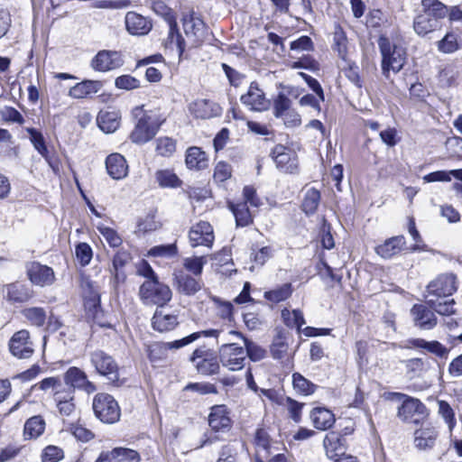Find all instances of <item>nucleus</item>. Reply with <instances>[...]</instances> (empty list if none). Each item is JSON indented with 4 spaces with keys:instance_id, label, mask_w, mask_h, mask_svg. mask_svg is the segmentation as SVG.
Wrapping results in <instances>:
<instances>
[{
    "instance_id": "aec40b11",
    "label": "nucleus",
    "mask_w": 462,
    "mask_h": 462,
    "mask_svg": "<svg viewBox=\"0 0 462 462\" xmlns=\"http://www.w3.org/2000/svg\"><path fill=\"white\" fill-rule=\"evenodd\" d=\"M439 432L430 424H423L414 431V445L420 450L431 449L437 441Z\"/></svg>"
},
{
    "instance_id": "0e129e2a",
    "label": "nucleus",
    "mask_w": 462,
    "mask_h": 462,
    "mask_svg": "<svg viewBox=\"0 0 462 462\" xmlns=\"http://www.w3.org/2000/svg\"><path fill=\"white\" fill-rule=\"evenodd\" d=\"M69 430L77 439L82 442H88L94 438L92 431L80 424H71Z\"/></svg>"
},
{
    "instance_id": "864d4df0",
    "label": "nucleus",
    "mask_w": 462,
    "mask_h": 462,
    "mask_svg": "<svg viewBox=\"0 0 462 462\" xmlns=\"http://www.w3.org/2000/svg\"><path fill=\"white\" fill-rule=\"evenodd\" d=\"M333 50L337 52L338 57L346 60L347 52V39L341 28H337L333 36Z\"/></svg>"
},
{
    "instance_id": "cd10ccee",
    "label": "nucleus",
    "mask_w": 462,
    "mask_h": 462,
    "mask_svg": "<svg viewBox=\"0 0 462 462\" xmlns=\"http://www.w3.org/2000/svg\"><path fill=\"white\" fill-rule=\"evenodd\" d=\"M405 238L403 236H393L384 241L383 244L375 247V252L384 259L392 258L399 254L405 246Z\"/></svg>"
},
{
    "instance_id": "6ab92c4d",
    "label": "nucleus",
    "mask_w": 462,
    "mask_h": 462,
    "mask_svg": "<svg viewBox=\"0 0 462 462\" xmlns=\"http://www.w3.org/2000/svg\"><path fill=\"white\" fill-rule=\"evenodd\" d=\"M240 99L244 105L249 106L252 110L262 111L269 106V101L266 99L263 91L254 82L251 83L247 92L242 95Z\"/></svg>"
},
{
    "instance_id": "2f4dec72",
    "label": "nucleus",
    "mask_w": 462,
    "mask_h": 462,
    "mask_svg": "<svg viewBox=\"0 0 462 462\" xmlns=\"http://www.w3.org/2000/svg\"><path fill=\"white\" fill-rule=\"evenodd\" d=\"M310 417L314 427L319 430H326L331 428L336 420L333 412L323 407L314 408Z\"/></svg>"
},
{
    "instance_id": "a211bd4d",
    "label": "nucleus",
    "mask_w": 462,
    "mask_h": 462,
    "mask_svg": "<svg viewBox=\"0 0 462 462\" xmlns=\"http://www.w3.org/2000/svg\"><path fill=\"white\" fill-rule=\"evenodd\" d=\"M179 325L178 316L162 308H157L152 318V327L154 330L164 333L173 330Z\"/></svg>"
},
{
    "instance_id": "13d9d810",
    "label": "nucleus",
    "mask_w": 462,
    "mask_h": 462,
    "mask_svg": "<svg viewBox=\"0 0 462 462\" xmlns=\"http://www.w3.org/2000/svg\"><path fill=\"white\" fill-rule=\"evenodd\" d=\"M178 248L175 244L161 245L152 247L148 254L155 257H172L177 255Z\"/></svg>"
},
{
    "instance_id": "a878e982",
    "label": "nucleus",
    "mask_w": 462,
    "mask_h": 462,
    "mask_svg": "<svg viewBox=\"0 0 462 462\" xmlns=\"http://www.w3.org/2000/svg\"><path fill=\"white\" fill-rule=\"evenodd\" d=\"M183 28L188 37L193 38L195 43L203 41L206 34V25L198 16L190 14L183 18Z\"/></svg>"
},
{
    "instance_id": "412c9836",
    "label": "nucleus",
    "mask_w": 462,
    "mask_h": 462,
    "mask_svg": "<svg viewBox=\"0 0 462 462\" xmlns=\"http://www.w3.org/2000/svg\"><path fill=\"white\" fill-rule=\"evenodd\" d=\"M411 313L415 326L421 329H432L438 323L434 312L425 305L415 304L411 308Z\"/></svg>"
},
{
    "instance_id": "393cba45",
    "label": "nucleus",
    "mask_w": 462,
    "mask_h": 462,
    "mask_svg": "<svg viewBox=\"0 0 462 462\" xmlns=\"http://www.w3.org/2000/svg\"><path fill=\"white\" fill-rule=\"evenodd\" d=\"M208 424L216 432L228 430L231 428V419L225 405L212 407L208 416Z\"/></svg>"
},
{
    "instance_id": "4d7b16f0",
    "label": "nucleus",
    "mask_w": 462,
    "mask_h": 462,
    "mask_svg": "<svg viewBox=\"0 0 462 462\" xmlns=\"http://www.w3.org/2000/svg\"><path fill=\"white\" fill-rule=\"evenodd\" d=\"M176 150V142L171 137L163 136L156 140V152L162 156H171Z\"/></svg>"
},
{
    "instance_id": "09e8293b",
    "label": "nucleus",
    "mask_w": 462,
    "mask_h": 462,
    "mask_svg": "<svg viewBox=\"0 0 462 462\" xmlns=\"http://www.w3.org/2000/svg\"><path fill=\"white\" fill-rule=\"evenodd\" d=\"M282 317L286 326L290 328H297L300 329L301 326L305 324L303 313L299 310L290 311L289 310L284 309L282 311Z\"/></svg>"
},
{
    "instance_id": "7ed1b4c3",
    "label": "nucleus",
    "mask_w": 462,
    "mask_h": 462,
    "mask_svg": "<svg viewBox=\"0 0 462 462\" xmlns=\"http://www.w3.org/2000/svg\"><path fill=\"white\" fill-rule=\"evenodd\" d=\"M378 45L383 57L382 70L385 78H390V71L398 73L405 64L406 52L403 48L391 45L389 40L385 37H380Z\"/></svg>"
},
{
    "instance_id": "9d476101",
    "label": "nucleus",
    "mask_w": 462,
    "mask_h": 462,
    "mask_svg": "<svg viewBox=\"0 0 462 462\" xmlns=\"http://www.w3.org/2000/svg\"><path fill=\"white\" fill-rule=\"evenodd\" d=\"M124 64L121 52L116 51H99L91 60V68L99 72H106L120 68Z\"/></svg>"
},
{
    "instance_id": "f03ea898",
    "label": "nucleus",
    "mask_w": 462,
    "mask_h": 462,
    "mask_svg": "<svg viewBox=\"0 0 462 462\" xmlns=\"http://www.w3.org/2000/svg\"><path fill=\"white\" fill-rule=\"evenodd\" d=\"M421 5L423 12L415 17L413 28L417 34L424 36L440 27L448 8L438 0H422Z\"/></svg>"
},
{
    "instance_id": "423d86ee",
    "label": "nucleus",
    "mask_w": 462,
    "mask_h": 462,
    "mask_svg": "<svg viewBox=\"0 0 462 462\" xmlns=\"http://www.w3.org/2000/svg\"><path fill=\"white\" fill-rule=\"evenodd\" d=\"M89 361L98 374L106 376L113 383L118 381L119 368L113 356L97 349L89 353Z\"/></svg>"
},
{
    "instance_id": "6e6552de",
    "label": "nucleus",
    "mask_w": 462,
    "mask_h": 462,
    "mask_svg": "<svg viewBox=\"0 0 462 462\" xmlns=\"http://www.w3.org/2000/svg\"><path fill=\"white\" fill-rule=\"evenodd\" d=\"M65 388H72L73 394L75 390H81L88 394L93 393L97 391V386L94 383L90 382L87 374L79 367L71 366L63 374Z\"/></svg>"
},
{
    "instance_id": "4468645a",
    "label": "nucleus",
    "mask_w": 462,
    "mask_h": 462,
    "mask_svg": "<svg viewBox=\"0 0 462 462\" xmlns=\"http://www.w3.org/2000/svg\"><path fill=\"white\" fill-rule=\"evenodd\" d=\"M189 239L192 247L199 245L211 247L215 239L212 226L206 221L197 223L189 230Z\"/></svg>"
},
{
    "instance_id": "5701e85b",
    "label": "nucleus",
    "mask_w": 462,
    "mask_h": 462,
    "mask_svg": "<svg viewBox=\"0 0 462 462\" xmlns=\"http://www.w3.org/2000/svg\"><path fill=\"white\" fill-rule=\"evenodd\" d=\"M153 9L157 14H161L165 18L169 24V34L171 38V42H173L175 38L178 49L180 50V52H182L184 51V43L181 35L178 32L177 23L173 12L162 2L155 3L153 5Z\"/></svg>"
},
{
    "instance_id": "dca6fc26",
    "label": "nucleus",
    "mask_w": 462,
    "mask_h": 462,
    "mask_svg": "<svg viewBox=\"0 0 462 462\" xmlns=\"http://www.w3.org/2000/svg\"><path fill=\"white\" fill-rule=\"evenodd\" d=\"M125 24L126 31L130 34L137 36L147 34L152 28L150 19L134 11L126 13Z\"/></svg>"
},
{
    "instance_id": "2eb2a0df",
    "label": "nucleus",
    "mask_w": 462,
    "mask_h": 462,
    "mask_svg": "<svg viewBox=\"0 0 462 462\" xmlns=\"http://www.w3.org/2000/svg\"><path fill=\"white\" fill-rule=\"evenodd\" d=\"M189 112L197 118L210 119L220 116L222 114L221 106L208 99H197L189 105Z\"/></svg>"
},
{
    "instance_id": "f3484780",
    "label": "nucleus",
    "mask_w": 462,
    "mask_h": 462,
    "mask_svg": "<svg viewBox=\"0 0 462 462\" xmlns=\"http://www.w3.org/2000/svg\"><path fill=\"white\" fill-rule=\"evenodd\" d=\"M278 169L282 171L293 173L298 167L294 152L283 145H276L272 152Z\"/></svg>"
},
{
    "instance_id": "7c9ffc66",
    "label": "nucleus",
    "mask_w": 462,
    "mask_h": 462,
    "mask_svg": "<svg viewBox=\"0 0 462 462\" xmlns=\"http://www.w3.org/2000/svg\"><path fill=\"white\" fill-rule=\"evenodd\" d=\"M121 116L116 110H101L97 117L99 128L106 134L114 133L120 125Z\"/></svg>"
},
{
    "instance_id": "a19ab883",
    "label": "nucleus",
    "mask_w": 462,
    "mask_h": 462,
    "mask_svg": "<svg viewBox=\"0 0 462 462\" xmlns=\"http://www.w3.org/2000/svg\"><path fill=\"white\" fill-rule=\"evenodd\" d=\"M287 66L293 69H304L315 72L319 70V63L310 55H302L297 60L291 58L287 61Z\"/></svg>"
},
{
    "instance_id": "4be33fe9",
    "label": "nucleus",
    "mask_w": 462,
    "mask_h": 462,
    "mask_svg": "<svg viewBox=\"0 0 462 462\" xmlns=\"http://www.w3.org/2000/svg\"><path fill=\"white\" fill-rule=\"evenodd\" d=\"M173 276L176 289L180 293L190 296L201 289L200 280L185 273L183 270H175Z\"/></svg>"
},
{
    "instance_id": "052dcab7",
    "label": "nucleus",
    "mask_w": 462,
    "mask_h": 462,
    "mask_svg": "<svg viewBox=\"0 0 462 462\" xmlns=\"http://www.w3.org/2000/svg\"><path fill=\"white\" fill-rule=\"evenodd\" d=\"M39 388L43 391L51 389L53 398L56 396V393L64 392L66 389L59 377H48L42 380L39 383Z\"/></svg>"
},
{
    "instance_id": "49530a36",
    "label": "nucleus",
    "mask_w": 462,
    "mask_h": 462,
    "mask_svg": "<svg viewBox=\"0 0 462 462\" xmlns=\"http://www.w3.org/2000/svg\"><path fill=\"white\" fill-rule=\"evenodd\" d=\"M292 384L294 390L303 395H310L315 393L317 385L306 379L300 373L292 374Z\"/></svg>"
},
{
    "instance_id": "4c0bfd02",
    "label": "nucleus",
    "mask_w": 462,
    "mask_h": 462,
    "mask_svg": "<svg viewBox=\"0 0 462 462\" xmlns=\"http://www.w3.org/2000/svg\"><path fill=\"white\" fill-rule=\"evenodd\" d=\"M229 208L236 217L237 226H246L253 222V215L246 202L230 203Z\"/></svg>"
},
{
    "instance_id": "6e6d98bb",
    "label": "nucleus",
    "mask_w": 462,
    "mask_h": 462,
    "mask_svg": "<svg viewBox=\"0 0 462 462\" xmlns=\"http://www.w3.org/2000/svg\"><path fill=\"white\" fill-rule=\"evenodd\" d=\"M439 51L444 53H452L458 50L459 43L457 35L454 32H448L445 37L438 42Z\"/></svg>"
},
{
    "instance_id": "37998d69",
    "label": "nucleus",
    "mask_w": 462,
    "mask_h": 462,
    "mask_svg": "<svg viewBox=\"0 0 462 462\" xmlns=\"http://www.w3.org/2000/svg\"><path fill=\"white\" fill-rule=\"evenodd\" d=\"M320 201V193L318 189L311 188L309 189L302 201V210L307 215L314 214L319 207Z\"/></svg>"
},
{
    "instance_id": "603ef678",
    "label": "nucleus",
    "mask_w": 462,
    "mask_h": 462,
    "mask_svg": "<svg viewBox=\"0 0 462 462\" xmlns=\"http://www.w3.org/2000/svg\"><path fill=\"white\" fill-rule=\"evenodd\" d=\"M156 180L162 187L176 188L181 184L178 176L170 170L157 171Z\"/></svg>"
},
{
    "instance_id": "0eeeda50",
    "label": "nucleus",
    "mask_w": 462,
    "mask_h": 462,
    "mask_svg": "<svg viewBox=\"0 0 462 462\" xmlns=\"http://www.w3.org/2000/svg\"><path fill=\"white\" fill-rule=\"evenodd\" d=\"M218 358L224 367L230 371H239L245 366L246 353L244 346L225 343L218 349Z\"/></svg>"
},
{
    "instance_id": "20e7f679",
    "label": "nucleus",
    "mask_w": 462,
    "mask_h": 462,
    "mask_svg": "<svg viewBox=\"0 0 462 462\" xmlns=\"http://www.w3.org/2000/svg\"><path fill=\"white\" fill-rule=\"evenodd\" d=\"M139 297L144 305L162 308L172 298L171 288L159 279L146 280L139 289Z\"/></svg>"
},
{
    "instance_id": "f704fd0d",
    "label": "nucleus",
    "mask_w": 462,
    "mask_h": 462,
    "mask_svg": "<svg viewBox=\"0 0 462 462\" xmlns=\"http://www.w3.org/2000/svg\"><path fill=\"white\" fill-rule=\"evenodd\" d=\"M229 336H236L240 337L244 341V348L246 353V356L252 361H259L262 360L265 356V351L261 346L245 337L240 332L236 330H231L228 333Z\"/></svg>"
},
{
    "instance_id": "bf43d9fd",
    "label": "nucleus",
    "mask_w": 462,
    "mask_h": 462,
    "mask_svg": "<svg viewBox=\"0 0 462 462\" xmlns=\"http://www.w3.org/2000/svg\"><path fill=\"white\" fill-rule=\"evenodd\" d=\"M291 100L282 93H280L273 102V114L276 117H282L290 112Z\"/></svg>"
},
{
    "instance_id": "bb28decb",
    "label": "nucleus",
    "mask_w": 462,
    "mask_h": 462,
    "mask_svg": "<svg viewBox=\"0 0 462 462\" xmlns=\"http://www.w3.org/2000/svg\"><path fill=\"white\" fill-rule=\"evenodd\" d=\"M106 168L109 176L114 180H122L128 172L126 161L119 153H112L106 157Z\"/></svg>"
},
{
    "instance_id": "f257e3e1",
    "label": "nucleus",
    "mask_w": 462,
    "mask_h": 462,
    "mask_svg": "<svg viewBox=\"0 0 462 462\" xmlns=\"http://www.w3.org/2000/svg\"><path fill=\"white\" fill-rule=\"evenodd\" d=\"M138 110L141 115L136 114L138 118L129 138L135 144H144L153 139L165 118L158 111L136 108Z\"/></svg>"
},
{
    "instance_id": "ddd939ff",
    "label": "nucleus",
    "mask_w": 462,
    "mask_h": 462,
    "mask_svg": "<svg viewBox=\"0 0 462 462\" xmlns=\"http://www.w3.org/2000/svg\"><path fill=\"white\" fill-rule=\"evenodd\" d=\"M26 273L31 282L36 286H49L55 280L53 270L38 262L28 263L26 264Z\"/></svg>"
},
{
    "instance_id": "8fccbe9b",
    "label": "nucleus",
    "mask_w": 462,
    "mask_h": 462,
    "mask_svg": "<svg viewBox=\"0 0 462 462\" xmlns=\"http://www.w3.org/2000/svg\"><path fill=\"white\" fill-rule=\"evenodd\" d=\"M438 413L447 423L449 431L456 426L455 412L446 401H438Z\"/></svg>"
},
{
    "instance_id": "9b49d317",
    "label": "nucleus",
    "mask_w": 462,
    "mask_h": 462,
    "mask_svg": "<svg viewBox=\"0 0 462 462\" xmlns=\"http://www.w3.org/2000/svg\"><path fill=\"white\" fill-rule=\"evenodd\" d=\"M426 415V406L419 399L411 397H406L397 412V416L404 422L417 423Z\"/></svg>"
},
{
    "instance_id": "1a4fd4ad",
    "label": "nucleus",
    "mask_w": 462,
    "mask_h": 462,
    "mask_svg": "<svg viewBox=\"0 0 462 462\" xmlns=\"http://www.w3.org/2000/svg\"><path fill=\"white\" fill-rule=\"evenodd\" d=\"M457 289V278L454 274H441L427 286L428 294L426 298H448Z\"/></svg>"
},
{
    "instance_id": "c756f323",
    "label": "nucleus",
    "mask_w": 462,
    "mask_h": 462,
    "mask_svg": "<svg viewBox=\"0 0 462 462\" xmlns=\"http://www.w3.org/2000/svg\"><path fill=\"white\" fill-rule=\"evenodd\" d=\"M53 399L61 416H70L75 411V395L72 388H66L64 392L56 393Z\"/></svg>"
},
{
    "instance_id": "58836bf2",
    "label": "nucleus",
    "mask_w": 462,
    "mask_h": 462,
    "mask_svg": "<svg viewBox=\"0 0 462 462\" xmlns=\"http://www.w3.org/2000/svg\"><path fill=\"white\" fill-rule=\"evenodd\" d=\"M414 347L423 348L439 357H447L448 349L439 341H426L422 338H416L411 341Z\"/></svg>"
},
{
    "instance_id": "c85d7f7f",
    "label": "nucleus",
    "mask_w": 462,
    "mask_h": 462,
    "mask_svg": "<svg viewBox=\"0 0 462 462\" xmlns=\"http://www.w3.org/2000/svg\"><path fill=\"white\" fill-rule=\"evenodd\" d=\"M102 88L103 82L100 80H83L77 83L69 89V96L73 98L80 99L97 94Z\"/></svg>"
},
{
    "instance_id": "b1692460",
    "label": "nucleus",
    "mask_w": 462,
    "mask_h": 462,
    "mask_svg": "<svg viewBox=\"0 0 462 462\" xmlns=\"http://www.w3.org/2000/svg\"><path fill=\"white\" fill-rule=\"evenodd\" d=\"M204 356L205 351L198 348L193 352L190 357L191 362L195 363L198 372L204 375L217 374L219 371V364L217 358H207Z\"/></svg>"
},
{
    "instance_id": "c03bdc74",
    "label": "nucleus",
    "mask_w": 462,
    "mask_h": 462,
    "mask_svg": "<svg viewBox=\"0 0 462 462\" xmlns=\"http://www.w3.org/2000/svg\"><path fill=\"white\" fill-rule=\"evenodd\" d=\"M292 293V286L287 282L271 291L264 292V298L272 302L278 303L287 300Z\"/></svg>"
},
{
    "instance_id": "c9c22d12",
    "label": "nucleus",
    "mask_w": 462,
    "mask_h": 462,
    "mask_svg": "<svg viewBox=\"0 0 462 462\" xmlns=\"http://www.w3.org/2000/svg\"><path fill=\"white\" fill-rule=\"evenodd\" d=\"M5 291L6 299L13 302H24L32 297L30 291L20 283L6 285Z\"/></svg>"
},
{
    "instance_id": "5fc2aeb1",
    "label": "nucleus",
    "mask_w": 462,
    "mask_h": 462,
    "mask_svg": "<svg viewBox=\"0 0 462 462\" xmlns=\"http://www.w3.org/2000/svg\"><path fill=\"white\" fill-rule=\"evenodd\" d=\"M30 135V141L32 143L35 150L42 155L47 156L49 152L45 144V140L42 134L35 128L28 127L25 129Z\"/></svg>"
},
{
    "instance_id": "ea45409f",
    "label": "nucleus",
    "mask_w": 462,
    "mask_h": 462,
    "mask_svg": "<svg viewBox=\"0 0 462 462\" xmlns=\"http://www.w3.org/2000/svg\"><path fill=\"white\" fill-rule=\"evenodd\" d=\"M426 303L440 315H451L455 313L454 300H447V298H427Z\"/></svg>"
},
{
    "instance_id": "79ce46f5",
    "label": "nucleus",
    "mask_w": 462,
    "mask_h": 462,
    "mask_svg": "<svg viewBox=\"0 0 462 462\" xmlns=\"http://www.w3.org/2000/svg\"><path fill=\"white\" fill-rule=\"evenodd\" d=\"M131 260V256L129 253L126 251H119L116 254L113 259V269H114V277L116 282H124L125 279V275L121 269Z\"/></svg>"
},
{
    "instance_id": "a18cd8bd",
    "label": "nucleus",
    "mask_w": 462,
    "mask_h": 462,
    "mask_svg": "<svg viewBox=\"0 0 462 462\" xmlns=\"http://www.w3.org/2000/svg\"><path fill=\"white\" fill-rule=\"evenodd\" d=\"M22 314L27 321L36 327H42L46 321V311L40 307H31L23 310Z\"/></svg>"
},
{
    "instance_id": "69168bd1",
    "label": "nucleus",
    "mask_w": 462,
    "mask_h": 462,
    "mask_svg": "<svg viewBox=\"0 0 462 462\" xmlns=\"http://www.w3.org/2000/svg\"><path fill=\"white\" fill-rule=\"evenodd\" d=\"M453 170L450 171H437L423 176L424 182H449L453 178Z\"/></svg>"
},
{
    "instance_id": "680f3d73",
    "label": "nucleus",
    "mask_w": 462,
    "mask_h": 462,
    "mask_svg": "<svg viewBox=\"0 0 462 462\" xmlns=\"http://www.w3.org/2000/svg\"><path fill=\"white\" fill-rule=\"evenodd\" d=\"M287 351L288 344L285 342V339L279 335L273 339L271 346L272 356L274 359H282L286 356Z\"/></svg>"
},
{
    "instance_id": "473e14b6",
    "label": "nucleus",
    "mask_w": 462,
    "mask_h": 462,
    "mask_svg": "<svg viewBox=\"0 0 462 462\" xmlns=\"http://www.w3.org/2000/svg\"><path fill=\"white\" fill-rule=\"evenodd\" d=\"M185 163L189 170L200 171L208 167V159L199 147H189L186 152Z\"/></svg>"
},
{
    "instance_id": "338daca9",
    "label": "nucleus",
    "mask_w": 462,
    "mask_h": 462,
    "mask_svg": "<svg viewBox=\"0 0 462 462\" xmlns=\"http://www.w3.org/2000/svg\"><path fill=\"white\" fill-rule=\"evenodd\" d=\"M446 148L450 157H456L462 159V138L461 137H451L446 142Z\"/></svg>"
},
{
    "instance_id": "e2e57ef3",
    "label": "nucleus",
    "mask_w": 462,
    "mask_h": 462,
    "mask_svg": "<svg viewBox=\"0 0 462 462\" xmlns=\"http://www.w3.org/2000/svg\"><path fill=\"white\" fill-rule=\"evenodd\" d=\"M115 86L119 89L133 90L140 88V81L131 75H122L116 79Z\"/></svg>"
},
{
    "instance_id": "774afa93",
    "label": "nucleus",
    "mask_w": 462,
    "mask_h": 462,
    "mask_svg": "<svg viewBox=\"0 0 462 462\" xmlns=\"http://www.w3.org/2000/svg\"><path fill=\"white\" fill-rule=\"evenodd\" d=\"M63 457V450L56 446H48L42 454V462H58Z\"/></svg>"
},
{
    "instance_id": "de8ad7c7",
    "label": "nucleus",
    "mask_w": 462,
    "mask_h": 462,
    "mask_svg": "<svg viewBox=\"0 0 462 462\" xmlns=\"http://www.w3.org/2000/svg\"><path fill=\"white\" fill-rule=\"evenodd\" d=\"M112 457L115 462H140V454L132 448L118 447L112 449Z\"/></svg>"
},
{
    "instance_id": "3c124183",
    "label": "nucleus",
    "mask_w": 462,
    "mask_h": 462,
    "mask_svg": "<svg viewBox=\"0 0 462 462\" xmlns=\"http://www.w3.org/2000/svg\"><path fill=\"white\" fill-rule=\"evenodd\" d=\"M206 263L207 260L205 256L187 257L183 260L184 268L195 277L200 276Z\"/></svg>"
},
{
    "instance_id": "72a5a7b5",
    "label": "nucleus",
    "mask_w": 462,
    "mask_h": 462,
    "mask_svg": "<svg viewBox=\"0 0 462 462\" xmlns=\"http://www.w3.org/2000/svg\"><path fill=\"white\" fill-rule=\"evenodd\" d=\"M323 446L327 457L331 459L344 453L342 439L340 434L337 432H328L324 438Z\"/></svg>"
},
{
    "instance_id": "f8f14e48",
    "label": "nucleus",
    "mask_w": 462,
    "mask_h": 462,
    "mask_svg": "<svg viewBox=\"0 0 462 462\" xmlns=\"http://www.w3.org/2000/svg\"><path fill=\"white\" fill-rule=\"evenodd\" d=\"M11 354L20 359L29 358L34 352L29 331L25 329L15 332L9 341Z\"/></svg>"
},
{
    "instance_id": "39448f33",
    "label": "nucleus",
    "mask_w": 462,
    "mask_h": 462,
    "mask_svg": "<svg viewBox=\"0 0 462 462\" xmlns=\"http://www.w3.org/2000/svg\"><path fill=\"white\" fill-rule=\"evenodd\" d=\"M93 411L97 418L105 423H115L120 418L118 403L108 393H97L94 397Z\"/></svg>"
},
{
    "instance_id": "e433bc0d",
    "label": "nucleus",
    "mask_w": 462,
    "mask_h": 462,
    "mask_svg": "<svg viewBox=\"0 0 462 462\" xmlns=\"http://www.w3.org/2000/svg\"><path fill=\"white\" fill-rule=\"evenodd\" d=\"M45 420L40 415L32 416L24 424L23 435L25 439H37L45 430Z\"/></svg>"
}]
</instances>
